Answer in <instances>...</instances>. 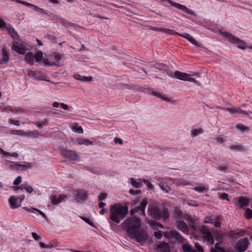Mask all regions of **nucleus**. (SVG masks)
Masks as SVG:
<instances>
[{"instance_id":"1","label":"nucleus","mask_w":252,"mask_h":252,"mask_svg":"<svg viewBox=\"0 0 252 252\" xmlns=\"http://www.w3.org/2000/svg\"><path fill=\"white\" fill-rule=\"evenodd\" d=\"M141 225L140 219L135 217L126 219L121 224L130 239L143 244L147 240L148 235L146 231L141 227Z\"/></svg>"},{"instance_id":"2","label":"nucleus","mask_w":252,"mask_h":252,"mask_svg":"<svg viewBox=\"0 0 252 252\" xmlns=\"http://www.w3.org/2000/svg\"><path fill=\"white\" fill-rule=\"evenodd\" d=\"M109 219L114 223L118 224L128 214V207L120 204L111 205Z\"/></svg>"},{"instance_id":"3","label":"nucleus","mask_w":252,"mask_h":252,"mask_svg":"<svg viewBox=\"0 0 252 252\" xmlns=\"http://www.w3.org/2000/svg\"><path fill=\"white\" fill-rule=\"evenodd\" d=\"M148 212L150 216L155 220H159L162 218L165 220L169 217V214L166 208H164L162 212H161L155 204L149 206Z\"/></svg>"},{"instance_id":"4","label":"nucleus","mask_w":252,"mask_h":252,"mask_svg":"<svg viewBox=\"0 0 252 252\" xmlns=\"http://www.w3.org/2000/svg\"><path fill=\"white\" fill-rule=\"evenodd\" d=\"M62 155L69 161L77 160L79 156L77 152L73 150H69L60 147Z\"/></svg>"},{"instance_id":"5","label":"nucleus","mask_w":252,"mask_h":252,"mask_svg":"<svg viewBox=\"0 0 252 252\" xmlns=\"http://www.w3.org/2000/svg\"><path fill=\"white\" fill-rule=\"evenodd\" d=\"M164 236L167 238L175 239L180 243H183L185 241L184 238L174 229L166 231L164 233Z\"/></svg>"},{"instance_id":"6","label":"nucleus","mask_w":252,"mask_h":252,"mask_svg":"<svg viewBox=\"0 0 252 252\" xmlns=\"http://www.w3.org/2000/svg\"><path fill=\"white\" fill-rule=\"evenodd\" d=\"M249 243L247 238H242L237 242L234 248L239 252H244L247 249Z\"/></svg>"},{"instance_id":"7","label":"nucleus","mask_w":252,"mask_h":252,"mask_svg":"<svg viewBox=\"0 0 252 252\" xmlns=\"http://www.w3.org/2000/svg\"><path fill=\"white\" fill-rule=\"evenodd\" d=\"M19 41H15V44L12 46V49L14 50L16 52L20 54H24L27 50L26 48L23 45L19 44Z\"/></svg>"},{"instance_id":"8","label":"nucleus","mask_w":252,"mask_h":252,"mask_svg":"<svg viewBox=\"0 0 252 252\" xmlns=\"http://www.w3.org/2000/svg\"><path fill=\"white\" fill-rule=\"evenodd\" d=\"M9 60L8 52L5 47L1 49V54L0 55V64H6Z\"/></svg>"},{"instance_id":"9","label":"nucleus","mask_w":252,"mask_h":252,"mask_svg":"<svg viewBox=\"0 0 252 252\" xmlns=\"http://www.w3.org/2000/svg\"><path fill=\"white\" fill-rule=\"evenodd\" d=\"M29 76L30 77L33 78L35 79L39 80H45L46 81H49V80H47L45 79V76L43 75V74L41 73V72L39 71H31L30 70L28 73Z\"/></svg>"},{"instance_id":"10","label":"nucleus","mask_w":252,"mask_h":252,"mask_svg":"<svg viewBox=\"0 0 252 252\" xmlns=\"http://www.w3.org/2000/svg\"><path fill=\"white\" fill-rule=\"evenodd\" d=\"M5 29H6L8 34H9L11 36V37L13 39L14 41H19V37L17 32H16L15 29L12 27V26L8 24L5 27Z\"/></svg>"},{"instance_id":"11","label":"nucleus","mask_w":252,"mask_h":252,"mask_svg":"<svg viewBox=\"0 0 252 252\" xmlns=\"http://www.w3.org/2000/svg\"><path fill=\"white\" fill-rule=\"evenodd\" d=\"M202 232L205 235L204 239H206L208 243L211 245L213 244L214 242V239L210 231L207 229H205L202 230Z\"/></svg>"},{"instance_id":"12","label":"nucleus","mask_w":252,"mask_h":252,"mask_svg":"<svg viewBox=\"0 0 252 252\" xmlns=\"http://www.w3.org/2000/svg\"><path fill=\"white\" fill-rule=\"evenodd\" d=\"M174 75L176 77L181 80L187 81L190 74L180 72L179 71H176L174 73Z\"/></svg>"},{"instance_id":"13","label":"nucleus","mask_w":252,"mask_h":252,"mask_svg":"<svg viewBox=\"0 0 252 252\" xmlns=\"http://www.w3.org/2000/svg\"><path fill=\"white\" fill-rule=\"evenodd\" d=\"M221 34L225 37H227L228 38L230 39V40H232L233 42L236 43H239V42H242L243 43H245V42L239 39L238 38H237L232 35L231 33L227 32H221Z\"/></svg>"},{"instance_id":"14","label":"nucleus","mask_w":252,"mask_h":252,"mask_svg":"<svg viewBox=\"0 0 252 252\" xmlns=\"http://www.w3.org/2000/svg\"><path fill=\"white\" fill-rule=\"evenodd\" d=\"M157 249L160 250L162 252H170V248L168 243L166 242L161 243L157 245Z\"/></svg>"},{"instance_id":"15","label":"nucleus","mask_w":252,"mask_h":252,"mask_svg":"<svg viewBox=\"0 0 252 252\" xmlns=\"http://www.w3.org/2000/svg\"><path fill=\"white\" fill-rule=\"evenodd\" d=\"M150 94L154 96H156L157 97L160 98L162 100L165 101L167 102L171 101V98L164 97L163 95V94L161 93H160L159 92H156V91L152 90V91H151V92L150 93Z\"/></svg>"},{"instance_id":"16","label":"nucleus","mask_w":252,"mask_h":252,"mask_svg":"<svg viewBox=\"0 0 252 252\" xmlns=\"http://www.w3.org/2000/svg\"><path fill=\"white\" fill-rule=\"evenodd\" d=\"M176 223L180 230L184 232L188 231V227L185 221L179 220L176 221Z\"/></svg>"},{"instance_id":"17","label":"nucleus","mask_w":252,"mask_h":252,"mask_svg":"<svg viewBox=\"0 0 252 252\" xmlns=\"http://www.w3.org/2000/svg\"><path fill=\"white\" fill-rule=\"evenodd\" d=\"M185 38L187 39L189 42H190L191 44L197 47H202V44L197 41L194 38L191 36L190 35L186 33L185 34Z\"/></svg>"},{"instance_id":"18","label":"nucleus","mask_w":252,"mask_h":252,"mask_svg":"<svg viewBox=\"0 0 252 252\" xmlns=\"http://www.w3.org/2000/svg\"><path fill=\"white\" fill-rule=\"evenodd\" d=\"M185 38L187 39L189 42H190L191 44L197 47H202V44L197 41L194 38L191 36L190 35L186 33L185 34Z\"/></svg>"},{"instance_id":"19","label":"nucleus","mask_w":252,"mask_h":252,"mask_svg":"<svg viewBox=\"0 0 252 252\" xmlns=\"http://www.w3.org/2000/svg\"><path fill=\"white\" fill-rule=\"evenodd\" d=\"M65 197L63 195H60L58 197L56 195H53L51 197V203L53 205H57L61 202Z\"/></svg>"},{"instance_id":"20","label":"nucleus","mask_w":252,"mask_h":252,"mask_svg":"<svg viewBox=\"0 0 252 252\" xmlns=\"http://www.w3.org/2000/svg\"><path fill=\"white\" fill-rule=\"evenodd\" d=\"M238 203L240 205V208H242L243 207L248 206L249 199L246 197L241 196L238 199Z\"/></svg>"},{"instance_id":"21","label":"nucleus","mask_w":252,"mask_h":252,"mask_svg":"<svg viewBox=\"0 0 252 252\" xmlns=\"http://www.w3.org/2000/svg\"><path fill=\"white\" fill-rule=\"evenodd\" d=\"M227 110L229 111L232 114H235V113H238L239 114H243L245 115H249V112L244 111L242 109H241L239 108H228Z\"/></svg>"},{"instance_id":"22","label":"nucleus","mask_w":252,"mask_h":252,"mask_svg":"<svg viewBox=\"0 0 252 252\" xmlns=\"http://www.w3.org/2000/svg\"><path fill=\"white\" fill-rule=\"evenodd\" d=\"M148 203L147 198L143 199L140 202V205L137 206L140 211H141L143 215H145V210Z\"/></svg>"},{"instance_id":"23","label":"nucleus","mask_w":252,"mask_h":252,"mask_svg":"<svg viewBox=\"0 0 252 252\" xmlns=\"http://www.w3.org/2000/svg\"><path fill=\"white\" fill-rule=\"evenodd\" d=\"M17 198H16L14 196H11L9 198V203L10 207L12 209H16L20 206V205H17Z\"/></svg>"},{"instance_id":"24","label":"nucleus","mask_w":252,"mask_h":252,"mask_svg":"<svg viewBox=\"0 0 252 252\" xmlns=\"http://www.w3.org/2000/svg\"><path fill=\"white\" fill-rule=\"evenodd\" d=\"M229 148L231 150L236 151H242L245 150V147L242 144H239L238 145H231L229 146Z\"/></svg>"},{"instance_id":"25","label":"nucleus","mask_w":252,"mask_h":252,"mask_svg":"<svg viewBox=\"0 0 252 252\" xmlns=\"http://www.w3.org/2000/svg\"><path fill=\"white\" fill-rule=\"evenodd\" d=\"M33 54L31 52H28L25 55L26 61L30 64H33Z\"/></svg>"},{"instance_id":"26","label":"nucleus","mask_w":252,"mask_h":252,"mask_svg":"<svg viewBox=\"0 0 252 252\" xmlns=\"http://www.w3.org/2000/svg\"><path fill=\"white\" fill-rule=\"evenodd\" d=\"M236 128L238 130H239L240 131L242 132H244L245 131H249V127L248 126H244L242 124H237L236 126Z\"/></svg>"},{"instance_id":"27","label":"nucleus","mask_w":252,"mask_h":252,"mask_svg":"<svg viewBox=\"0 0 252 252\" xmlns=\"http://www.w3.org/2000/svg\"><path fill=\"white\" fill-rule=\"evenodd\" d=\"M14 166H17L21 168L22 169H26L28 168H31L32 167V163H27L26 164H21L18 163V162H14Z\"/></svg>"},{"instance_id":"28","label":"nucleus","mask_w":252,"mask_h":252,"mask_svg":"<svg viewBox=\"0 0 252 252\" xmlns=\"http://www.w3.org/2000/svg\"><path fill=\"white\" fill-rule=\"evenodd\" d=\"M204 132L202 128H195L192 129L191 131V136L194 137L197 136L198 134H200L203 133Z\"/></svg>"},{"instance_id":"29","label":"nucleus","mask_w":252,"mask_h":252,"mask_svg":"<svg viewBox=\"0 0 252 252\" xmlns=\"http://www.w3.org/2000/svg\"><path fill=\"white\" fill-rule=\"evenodd\" d=\"M182 248L184 252H196L195 250L193 249L192 247L188 244L183 245Z\"/></svg>"},{"instance_id":"30","label":"nucleus","mask_w":252,"mask_h":252,"mask_svg":"<svg viewBox=\"0 0 252 252\" xmlns=\"http://www.w3.org/2000/svg\"><path fill=\"white\" fill-rule=\"evenodd\" d=\"M159 31L162 32L167 33L168 34L176 35V34H178V32H174L173 30L169 29L160 28H159Z\"/></svg>"},{"instance_id":"31","label":"nucleus","mask_w":252,"mask_h":252,"mask_svg":"<svg viewBox=\"0 0 252 252\" xmlns=\"http://www.w3.org/2000/svg\"><path fill=\"white\" fill-rule=\"evenodd\" d=\"M130 182L131 185L136 188H141L143 185L141 182H137L133 178H130Z\"/></svg>"},{"instance_id":"32","label":"nucleus","mask_w":252,"mask_h":252,"mask_svg":"<svg viewBox=\"0 0 252 252\" xmlns=\"http://www.w3.org/2000/svg\"><path fill=\"white\" fill-rule=\"evenodd\" d=\"M167 1H168L171 5H172L174 7H175L178 9H180L181 10H182L183 7V6H184L183 5L173 2L171 0H167Z\"/></svg>"},{"instance_id":"33","label":"nucleus","mask_w":252,"mask_h":252,"mask_svg":"<svg viewBox=\"0 0 252 252\" xmlns=\"http://www.w3.org/2000/svg\"><path fill=\"white\" fill-rule=\"evenodd\" d=\"M79 145H93V142L88 139H84L78 141Z\"/></svg>"},{"instance_id":"34","label":"nucleus","mask_w":252,"mask_h":252,"mask_svg":"<svg viewBox=\"0 0 252 252\" xmlns=\"http://www.w3.org/2000/svg\"><path fill=\"white\" fill-rule=\"evenodd\" d=\"M175 213L177 215L176 218L178 219H182L183 218L186 219V215L184 214L180 210L178 209H176L175 210Z\"/></svg>"},{"instance_id":"35","label":"nucleus","mask_w":252,"mask_h":252,"mask_svg":"<svg viewBox=\"0 0 252 252\" xmlns=\"http://www.w3.org/2000/svg\"><path fill=\"white\" fill-rule=\"evenodd\" d=\"M220 245V243H216L214 248L212 247L211 248V252H215V251H217V252H220L223 248L221 247Z\"/></svg>"},{"instance_id":"36","label":"nucleus","mask_w":252,"mask_h":252,"mask_svg":"<svg viewBox=\"0 0 252 252\" xmlns=\"http://www.w3.org/2000/svg\"><path fill=\"white\" fill-rule=\"evenodd\" d=\"M76 198L80 200H86L87 198V194L85 192H79L77 194Z\"/></svg>"},{"instance_id":"37","label":"nucleus","mask_w":252,"mask_h":252,"mask_svg":"<svg viewBox=\"0 0 252 252\" xmlns=\"http://www.w3.org/2000/svg\"><path fill=\"white\" fill-rule=\"evenodd\" d=\"M41 61L44 65H48L49 66H52L56 65L55 63L49 62L47 58H44L42 59Z\"/></svg>"},{"instance_id":"38","label":"nucleus","mask_w":252,"mask_h":252,"mask_svg":"<svg viewBox=\"0 0 252 252\" xmlns=\"http://www.w3.org/2000/svg\"><path fill=\"white\" fill-rule=\"evenodd\" d=\"M155 68L159 70H163L165 71H167L168 69V66L164 64H158Z\"/></svg>"},{"instance_id":"39","label":"nucleus","mask_w":252,"mask_h":252,"mask_svg":"<svg viewBox=\"0 0 252 252\" xmlns=\"http://www.w3.org/2000/svg\"><path fill=\"white\" fill-rule=\"evenodd\" d=\"M43 54L41 51L37 52L34 55V59L37 62L42 60Z\"/></svg>"},{"instance_id":"40","label":"nucleus","mask_w":252,"mask_h":252,"mask_svg":"<svg viewBox=\"0 0 252 252\" xmlns=\"http://www.w3.org/2000/svg\"><path fill=\"white\" fill-rule=\"evenodd\" d=\"M245 217L247 219L252 218V211L250 208H247L245 210Z\"/></svg>"},{"instance_id":"41","label":"nucleus","mask_w":252,"mask_h":252,"mask_svg":"<svg viewBox=\"0 0 252 252\" xmlns=\"http://www.w3.org/2000/svg\"><path fill=\"white\" fill-rule=\"evenodd\" d=\"M74 126H73V130L79 133H83V129L82 127L81 126H78L77 124H74Z\"/></svg>"},{"instance_id":"42","label":"nucleus","mask_w":252,"mask_h":252,"mask_svg":"<svg viewBox=\"0 0 252 252\" xmlns=\"http://www.w3.org/2000/svg\"><path fill=\"white\" fill-rule=\"evenodd\" d=\"M193 189L199 192H203L205 190L207 191L208 190L207 189L204 187H196L194 188Z\"/></svg>"},{"instance_id":"43","label":"nucleus","mask_w":252,"mask_h":252,"mask_svg":"<svg viewBox=\"0 0 252 252\" xmlns=\"http://www.w3.org/2000/svg\"><path fill=\"white\" fill-rule=\"evenodd\" d=\"M11 133L18 135H24V131L22 130H11Z\"/></svg>"},{"instance_id":"44","label":"nucleus","mask_w":252,"mask_h":252,"mask_svg":"<svg viewBox=\"0 0 252 252\" xmlns=\"http://www.w3.org/2000/svg\"><path fill=\"white\" fill-rule=\"evenodd\" d=\"M25 189L29 193H31L33 191V188L31 186L27 184H26V186H25Z\"/></svg>"},{"instance_id":"45","label":"nucleus","mask_w":252,"mask_h":252,"mask_svg":"<svg viewBox=\"0 0 252 252\" xmlns=\"http://www.w3.org/2000/svg\"><path fill=\"white\" fill-rule=\"evenodd\" d=\"M182 11L183 12H185L187 13L190 14V15H192L194 13V12L191 9L188 8L185 5L183 6Z\"/></svg>"},{"instance_id":"46","label":"nucleus","mask_w":252,"mask_h":252,"mask_svg":"<svg viewBox=\"0 0 252 252\" xmlns=\"http://www.w3.org/2000/svg\"><path fill=\"white\" fill-rule=\"evenodd\" d=\"M219 196H220V198L222 200L226 199L228 201L229 200L228 194L226 193H225V192L221 193L220 194Z\"/></svg>"},{"instance_id":"47","label":"nucleus","mask_w":252,"mask_h":252,"mask_svg":"<svg viewBox=\"0 0 252 252\" xmlns=\"http://www.w3.org/2000/svg\"><path fill=\"white\" fill-rule=\"evenodd\" d=\"M47 125V121H39L36 125L40 128H41L45 125Z\"/></svg>"},{"instance_id":"48","label":"nucleus","mask_w":252,"mask_h":252,"mask_svg":"<svg viewBox=\"0 0 252 252\" xmlns=\"http://www.w3.org/2000/svg\"><path fill=\"white\" fill-rule=\"evenodd\" d=\"M129 193L132 195H136L138 194H140L141 193V190L140 189L138 190H133L132 189H130L128 191Z\"/></svg>"},{"instance_id":"49","label":"nucleus","mask_w":252,"mask_h":252,"mask_svg":"<svg viewBox=\"0 0 252 252\" xmlns=\"http://www.w3.org/2000/svg\"><path fill=\"white\" fill-rule=\"evenodd\" d=\"M107 193H104V192L101 193L98 197V200L99 201L103 200L107 197Z\"/></svg>"},{"instance_id":"50","label":"nucleus","mask_w":252,"mask_h":252,"mask_svg":"<svg viewBox=\"0 0 252 252\" xmlns=\"http://www.w3.org/2000/svg\"><path fill=\"white\" fill-rule=\"evenodd\" d=\"M8 122L11 124H13L17 126H20V121L18 120H14L12 119H9Z\"/></svg>"},{"instance_id":"51","label":"nucleus","mask_w":252,"mask_h":252,"mask_svg":"<svg viewBox=\"0 0 252 252\" xmlns=\"http://www.w3.org/2000/svg\"><path fill=\"white\" fill-rule=\"evenodd\" d=\"M22 181V178L20 176H18L13 182L14 185H18Z\"/></svg>"},{"instance_id":"52","label":"nucleus","mask_w":252,"mask_h":252,"mask_svg":"<svg viewBox=\"0 0 252 252\" xmlns=\"http://www.w3.org/2000/svg\"><path fill=\"white\" fill-rule=\"evenodd\" d=\"M82 81L84 82H91L93 80V77L92 76H83L82 79H81Z\"/></svg>"},{"instance_id":"53","label":"nucleus","mask_w":252,"mask_h":252,"mask_svg":"<svg viewBox=\"0 0 252 252\" xmlns=\"http://www.w3.org/2000/svg\"><path fill=\"white\" fill-rule=\"evenodd\" d=\"M195 247L198 252H203V249L198 243H195Z\"/></svg>"},{"instance_id":"54","label":"nucleus","mask_w":252,"mask_h":252,"mask_svg":"<svg viewBox=\"0 0 252 252\" xmlns=\"http://www.w3.org/2000/svg\"><path fill=\"white\" fill-rule=\"evenodd\" d=\"M29 6H31V7H33L34 9L35 10H36L37 11H39V12H40L41 13H45L44 10L43 9L39 8V7H37L36 6H35L34 5H32V4H31V5H30Z\"/></svg>"},{"instance_id":"55","label":"nucleus","mask_w":252,"mask_h":252,"mask_svg":"<svg viewBox=\"0 0 252 252\" xmlns=\"http://www.w3.org/2000/svg\"><path fill=\"white\" fill-rule=\"evenodd\" d=\"M217 169L220 171H225L228 169V167L225 166L219 165Z\"/></svg>"},{"instance_id":"56","label":"nucleus","mask_w":252,"mask_h":252,"mask_svg":"<svg viewBox=\"0 0 252 252\" xmlns=\"http://www.w3.org/2000/svg\"><path fill=\"white\" fill-rule=\"evenodd\" d=\"M160 187L162 190L165 191L166 192H168L170 190V188H169L167 185H160Z\"/></svg>"},{"instance_id":"57","label":"nucleus","mask_w":252,"mask_h":252,"mask_svg":"<svg viewBox=\"0 0 252 252\" xmlns=\"http://www.w3.org/2000/svg\"><path fill=\"white\" fill-rule=\"evenodd\" d=\"M23 209H24L25 210L27 211H28V212H33V211H36V210H37V209H36V208H28L26 207H24L23 208Z\"/></svg>"},{"instance_id":"58","label":"nucleus","mask_w":252,"mask_h":252,"mask_svg":"<svg viewBox=\"0 0 252 252\" xmlns=\"http://www.w3.org/2000/svg\"><path fill=\"white\" fill-rule=\"evenodd\" d=\"M7 25L3 20L0 19V28H5Z\"/></svg>"},{"instance_id":"59","label":"nucleus","mask_w":252,"mask_h":252,"mask_svg":"<svg viewBox=\"0 0 252 252\" xmlns=\"http://www.w3.org/2000/svg\"><path fill=\"white\" fill-rule=\"evenodd\" d=\"M25 186H26V184H24L21 185L20 187H13V188L14 189V190H17L19 189L23 190V189H25Z\"/></svg>"},{"instance_id":"60","label":"nucleus","mask_w":252,"mask_h":252,"mask_svg":"<svg viewBox=\"0 0 252 252\" xmlns=\"http://www.w3.org/2000/svg\"><path fill=\"white\" fill-rule=\"evenodd\" d=\"M14 1L17 3H21L26 6H29L30 5H31L30 3L25 1H21L20 0H14Z\"/></svg>"},{"instance_id":"61","label":"nucleus","mask_w":252,"mask_h":252,"mask_svg":"<svg viewBox=\"0 0 252 252\" xmlns=\"http://www.w3.org/2000/svg\"><path fill=\"white\" fill-rule=\"evenodd\" d=\"M24 135L29 136H35L34 134L31 131H24Z\"/></svg>"},{"instance_id":"62","label":"nucleus","mask_w":252,"mask_h":252,"mask_svg":"<svg viewBox=\"0 0 252 252\" xmlns=\"http://www.w3.org/2000/svg\"><path fill=\"white\" fill-rule=\"evenodd\" d=\"M139 211V209H138V207H136L135 208L131 209L130 211V213L131 215H133L136 213L138 212Z\"/></svg>"},{"instance_id":"63","label":"nucleus","mask_w":252,"mask_h":252,"mask_svg":"<svg viewBox=\"0 0 252 252\" xmlns=\"http://www.w3.org/2000/svg\"><path fill=\"white\" fill-rule=\"evenodd\" d=\"M154 235L158 239H160L162 237V234L160 231L155 232Z\"/></svg>"},{"instance_id":"64","label":"nucleus","mask_w":252,"mask_h":252,"mask_svg":"<svg viewBox=\"0 0 252 252\" xmlns=\"http://www.w3.org/2000/svg\"><path fill=\"white\" fill-rule=\"evenodd\" d=\"M187 81L193 82V83L196 84L197 85L199 84V83L197 80H196L195 79H194L193 78L190 77V76L189 77Z\"/></svg>"}]
</instances>
